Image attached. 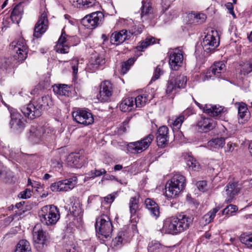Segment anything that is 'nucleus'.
Masks as SVG:
<instances>
[{"mask_svg":"<svg viewBox=\"0 0 252 252\" xmlns=\"http://www.w3.org/2000/svg\"><path fill=\"white\" fill-rule=\"evenodd\" d=\"M193 218L183 213L168 218L163 221L162 232L177 235L187 229L192 225Z\"/></svg>","mask_w":252,"mask_h":252,"instance_id":"1","label":"nucleus"},{"mask_svg":"<svg viewBox=\"0 0 252 252\" xmlns=\"http://www.w3.org/2000/svg\"><path fill=\"white\" fill-rule=\"evenodd\" d=\"M96 233L98 238L103 241L110 239L112 231V224L109 217L106 215H102L96 219L95 224Z\"/></svg>","mask_w":252,"mask_h":252,"instance_id":"2","label":"nucleus"},{"mask_svg":"<svg viewBox=\"0 0 252 252\" xmlns=\"http://www.w3.org/2000/svg\"><path fill=\"white\" fill-rule=\"evenodd\" d=\"M185 186V178L179 173L174 174L165 186V196L168 198L176 197L184 189Z\"/></svg>","mask_w":252,"mask_h":252,"instance_id":"3","label":"nucleus"},{"mask_svg":"<svg viewBox=\"0 0 252 252\" xmlns=\"http://www.w3.org/2000/svg\"><path fill=\"white\" fill-rule=\"evenodd\" d=\"M38 214L40 221L47 225L56 224L60 218L59 209L53 205L43 206Z\"/></svg>","mask_w":252,"mask_h":252,"instance_id":"4","label":"nucleus"},{"mask_svg":"<svg viewBox=\"0 0 252 252\" xmlns=\"http://www.w3.org/2000/svg\"><path fill=\"white\" fill-rule=\"evenodd\" d=\"M187 82V77L184 75H180L175 77L174 73H171L166 89L167 97L173 98L174 95L172 94V93L177 89L184 88L186 86Z\"/></svg>","mask_w":252,"mask_h":252,"instance_id":"5","label":"nucleus"},{"mask_svg":"<svg viewBox=\"0 0 252 252\" xmlns=\"http://www.w3.org/2000/svg\"><path fill=\"white\" fill-rule=\"evenodd\" d=\"M9 47L13 50L14 58L18 62L23 61L27 57L28 49L24 38H20L13 41Z\"/></svg>","mask_w":252,"mask_h":252,"instance_id":"6","label":"nucleus"},{"mask_svg":"<svg viewBox=\"0 0 252 252\" xmlns=\"http://www.w3.org/2000/svg\"><path fill=\"white\" fill-rule=\"evenodd\" d=\"M32 237L35 249L39 252H43L47 246L48 240L47 234L36 225L33 229Z\"/></svg>","mask_w":252,"mask_h":252,"instance_id":"7","label":"nucleus"},{"mask_svg":"<svg viewBox=\"0 0 252 252\" xmlns=\"http://www.w3.org/2000/svg\"><path fill=\"white\" fill-rule=\"evenodd\" d=\"M73 120L83 126H88L93 124L94 119L91 111L86 108H78L72 113Z\"/></svg>","mask_w":252,"mask_h":252,"instance_id":"8","label":"nucleus"},{"mask_svg":"<svg viewBox=\"0 0 252 252\" xmlns=\"http://www.w3.org/2000/svg\"><path fill=\"white\" fill-rule=\"evenodd\" d=\"M219 37L216 31L211 30L204 37L201 45L205 52L213 51L219 45Z\"/></svg>","mask_w":252,"mask_h":252,"instance_id":"9","label":"nucleus"},{"mask_svg":"<svg viewBox=\"0 0 252 252\" xmlns=\"http://www.w3.org/2000/svg\"><path fill=\"white\" fill-rule=\"evenodd\" d=\"M154 137L153 134H150L141 140L129 143L127 144V150L133 153H141L149 147Z\"/></svg>","mask_w":252,"mask_h":252,"instance_id":"10","label":"nucleus"},{"mask_svg":"<svg viewBox=\"0 0 252 252\" xmlns=\"http://www.w3.org/2000/svg\"><path fill=\"white\" fill-rule=\"evenodd\" d=\"M104 18V15L101 12L97 11L86 16L82 19L81 22L88 29H93L102 24Z\"/></svg>","mask_w":252,"mask_h":252,"instance_id":"11","label":"nucleus"},{"mask_svg":"<svg viewBox=\"0 0 252 252\" xmlns=\"http://www.w3.org/2000/svg\"><path fill=\"white\" fill-rule=\"evenodd\" d=\"M99 92L97 95V99L101 102H109L111 99L113 93V85L109 81L102 82L99 86Z\"/></svg>","mask_w":252,"mask_h":252,"instance_id":"12","label":"nucleus"},{"mask_svg":"<svg viewBox=\"0 0 252 252\" xmlns=\"http://www.w3.org/2000/svg\"><path fill=\"white\" fill-rule=\"evenodd\" d=\"M168 55L169 64L170 68L173 70H178L183 64V51L179 48H176L173 51L169 52Z\"/></svg>","mask_w":252,"mask_h":252,"instance_id":"13","label":"nucleus"},{"mask_svg":"<svg viewBox=\"0 0 252 252\" xmlns=\"http://www.w3.org/2000/svg\"><path fill=\"white\" fill-rule=\"evenodd\" d=\"M42 109L36 101H33L24 106L21 109L23 114L29 119H34L41 115Z\"/></svg>","mask_w":252,"mask_h":252,"instance_id":"14","label":"nucleus"},{"mask_svg":"<svg viewBox=\"0 0 252 252\" xmlns=\"http://www.w3.org/2000/svg\"><path fill=\"white\" fill-rule=\"evenodd\" d=\"M77 184L76 178H69L53 183L50 186L52 191H67L73 189Z\"/></svg>","mask_w":252,"mask_h":252,"instance_id":"15","label":"nucleus"},{"mask_svg":"<svg viewBox=\"0 0 252 252\" xmlns=\"http://www.w3.org/2000/svg\"><path fill=\"white\" fill-rule=\"evenodd\" d=\"M48 23L47 15L45 12H44L35 25L33 36L37 38L40 37L47 30Z\"/></svg>","mask_w":252,"mask_h":252,"instance_id":"16","label":"nucleus"},{"mask_svg":"<svg viewBox=\"0 0 252 252\" xmlns=\"http://www.w3.org/2000/svg\"><path fill=\"white\" fill-rule=\"evenodd\" d=\"M46 132L44 128L41 126L38 127L32 126L30 130L29 140L33 144H39L45 138H47Z\"/></svg>","mask_w":252,"mask_h":252,"instance_id":"17","label":"nucleus"},{"mask_svg":"<svg viewBox=\"0 0 252 252\" xmlns=\"http://www.w3.org/2000/svg\"><path fill=\"white\" fill-rule=\"evenodd\" d=\"M24 12L23 6L21 4L16 5L13 8L10 16H5L3 18V23H8L18 24L20 21Z\"/></svg>","mask_w":252,"mask_h":252,"instance_id":"18","label":"nucleus"},{"mask_svg":"<svg viewBox=\"0 0 252 252\" xmlns=\"http://www.w3.org/2000/svg\"><path fill=\"white\" fill-rule=\"evenodd\" d=\"M152 89H148L142 94H139L134 98V102L136 108H141L149 102L154 97Z\"/></svg>","mask_w":252,"mask_h":252,"instance_id":"19","label":"nucleus"},{"mask_svg":"<svg viewBox=\"0 0 252 252\" xmlns=\"http://www.w3.org/2000/svg\"><path fill=\"white\" fill-rule=\"evenodd\" d=\"M195 103L200 109H203L204 113L209 114L211 116L216 117L220 114L223 110V108L220 105H212V104H205L203 106L201 104L197 102L193 98Z\"/></svg>","mask_w":252,"mask_h":252,"instance_id":"20","label":"nucleus"},{"mask_svg":"<svg viewBox=\"0 0 252 252\" xmlns=\"http://www.w3.org/2000/svg\"><path fill=\"white\" fill-rule=\"evenodd\" d=\"M69 37H70L65 33L64 29H63L61 35L55 47V50L57 52L66 54L69 52V47L65 44Z\"/></svg>","mask_w":252,"mask_h":252,"instance_id":"21","label":"nucleus"},{"mask_svg":"<svg viewBox=\"0 0 252 252\" xmlns=\"http://www.w3.org/2000/svg\"><path fill=\"white\" fill-rule=\"evenodd\" d=\"M10 125L11 128L16 130L23 129L25 126V120L18 112L11 113V121Z\"/></svg>","mask_w":252,"mask_h":252,"instance_id":"22","label":"nucleus"},{"mask_svg":"<svg viewBox=\"0 0 252 252\" xmlns=\"http://www.w3.org/2000/svg\"><path fill=\"white\" fill-rule=\"evenodd\" d=\"M168 128L166 126H160L157 133V142L159 147H164L168 143Z\"/></svg>","mask_w":252,"mask_h":252,"instance_id":"23","label":"nucleus"},{"mask_svg":"<svg viewBox=\"0 0 252 252\" xmlns=\"http://www.w3.org/2000/svg\"><path fill=\"white\" fill-rule=\"evenodd\" d=\"M225 70V65L223 62H216L211 66L210 71L205 75V79H211L213 75L219 77L220 74Z\"/></svg>","mask_w":252,"mask_h":252,"instance_id":"24","label":"nucleus"},{"mask_svg":"<svg viewBox=\"0 0 252 252\" xmlns=\"http://www.w3.org/2000/svg\"><path fill=\"white\" fill-rule=\"evenodd\" d=\"M197 126L200 131L207 132L215 127V123L210 118L201 116L198 121Z\"/></svg>","mask_w":252,"mask_h":252,"instance_id":"25","label":"nucleus"},{"mask_svg":"<svg viewBox=\"0 0 252 252\" xmlns=\"http://www.w3.org/2000/svg\"><path fill=\"white\" fill-rule=\"evenodd\" d=\"M130 38V35L126 30H122L118 32L113 33L110 37V41L112 44L119 45L123 43L125 40Z\"/></svg>","mask_w":252,"mask_h":252,"instance_id":"26","label":"nucleus"},{"mask_svg":"<svg viewBox=\"0 0 252 252\" xmlns=\"http://www.w3.org/2000/svg\"><path fill=\"white\" fill-rule=\"evenodd\" d=\"M129 211L132 221L136 222L138 220V212L139 208V199L135 196L130 198L129 203Z\"/></svg>","mask_w":252,"mask_h":252,"instance_id":"27","label":"nucleus"},{"mask_svg":"<svg viewBox=\"0 0 252 252\" xmlns=\"http://www.w3.org/2000/svg\"><path fill=\"white\" fill-rule=\"evenodd\" d=\"M141 17L143 21L151 20L154 18L153 8L150 2L142 1Z\"/></svg>","mask_w":252,"mask_h":252,"instance_id":"28","label":"nucleus"},{"mask_svg":"<svg viewBox=\"0 0 252 252\" xmlns=\"http://www.w3.org/2000/svg\"><path fill=\"white\" fill-rule=\"evenodd\" d=\"M240 191V188L236 183H229L225 187V193L226 195L225 201L230 202L234 196Z\"/></svg>","mask_w":252,"mask_h":252,"instance_id":"29","label":"nucleus"},{"mask_svg":"<svg viewBox=\"0 0 252 252\" xmlns=\"http://www.w3.org/2000/svg\"><path fill=\"white\" fill-rule=\"evenodd\" d=\"M69 2L75 7L85 9L94 6L96 0H69Z\"/></svg>","mask_w":252,"mask_h":252,"instance_id":"30","label":"nucleus"},{"mask_svg":"<svg viewBox=\"0 0 252 252\" xmlns=\"http://www.w3.org/2000/svg\"><path fill=\"white\" fill-rule=\"evenodd\" d=\"M54 92L61 96H69L71 94V87L65 84H57L53 87Z\"/></svg>","mask_w":252,"mask_h":252,"instance_id":"31","label":"nucleus"},{"mask_svg":"<svg viewBox=\"0 0 252 252\" xmlns=\"http://www.w3.org/2000/svg\"><path fill=\"white\" fill-rule=\"evenodd\" d=\"M135 108L133 97H127L123 99L120 105V110L124 112H130Z\"/></svg>","mask_w":252,"mask_h":252,"instance_id":"32","label":"nucleus"},{"mask_svg":"<svg viewBox=\"0 0 252 252\" xmlns=\"http://www.w3.org/2000/svg\"><path fill=\"white\" fill-rule=\"evenodd\" d=\"M145 203L150 214L157 218L159 215V208L157 204L154 200L150 198L146 199L145 201Z\"/></svg>","mask_w":252,"mask_h":252,"instance_id":"33","label":"nucleus"},{"mask_svg":"<svg viewBox=\"0 0 252 252\" xmlns=\"http://www.w3.org/2000/svg\"><path fill=\"white\" fill-rule=\"evenodd\" d=\"M220 209V207H216L204 215L200 220V223L201 224L206 225L211 222L216 216L217 213L218 212Z\"/></svg>","mask_w":252,"mask_h":252,"instance_id":"34","label":"nucleus"},{"mask_svg":"<svg viewBox=\"0 0 252 252\" xmlns=\"http://www.w3.org/2000/svg\"><path fill=\"white\" fill-rule=\"evenodd\" d=\"M190 19V23L194 24H200L204 23L206 19L207 15L202 12H193L189 15Z\"/></svg>","mask_w":252,"mask_h":252,"instance_id":"35","label":"nucleus"},{"mask_svg":"<svg viewBox=\"0 0 252 252\" xmlns=\"http://www.w3.org/2000/svg\"><path fill=\"white\" fill-rule=\"evenodd\" d=\"M225 144V139L222 137L216 138L211 139L207 143V147L211 150L223 147Z\"/></svg>","mask_w":252,"mask_h":252,"instance_id":"36","label":"nucleus"},{"mask_svg":"<svg viewBox=\"0 0 252 252\" xmlns=\"http://www.w3.org/2000/svg\"><path fill=\"white\" fill-rule=\"evenodd\" d=\"M14 252H31L29 242L26 240H20L17 244Z\"/></svg>","mask_w":252,"mask_h":252,"instance_id":"37","label":"nucleus"},{"mask_svg":"<svg viewBox=\"0 0 252 252\" xmlns=\"http://www.w3.org/2000/svg\"><path fill=\"white\" fill-rule=\"evenodd\" d=\"M90 63L93 67L96 68L103 65L105 60L102 55L96 54L91 57Z\"/></svg>","mask_w":252,"mask_h":252,"instance_id":"38","label":"nucleus"},{"mask_svg":"<svg viewBox=\"0 0 252 252\" xmlns=\"http://www.w3.org/2000/svg\"><path fill=\"white\" fill-rule=\"evenodd\" d=\"M156 43V39L152 36L147 37L145 40L142 41L136 47L138 51H143L149 45H153Z\"/></svg>","mask_w":252,"mask_h":252,"instance_id":"39","label":"nucleus"},{"mask_svg":"<svg viewBox=\"0 0 252 252\" xmlns=\"http://www.w3.org/2000/svg\"><path fill=\"white\" fill-rule=\"evenodd\" d=\"M68 162L70 166L75 168H80L82 165V161L79 155H71L68 158Z\"/></svg>","mask_w":252,"mask_h":252,"instance_id":"40","label":"nucleus"},{"mask_svg":"<svg viewBox=\"0 0 252 252\" xmlns=\"http://www.w3.org/2000/svg\"><path fill=\"white\" fill-rule=\"evenodd\" d=\"M187 164L190 170L198 171L200 168L198 162L192 156H188L186 158Z\"/></svg>","mask_w":252,"mask_h":252,"instance_id":"41","label":"nucleus"},{"mask_svg":"<svg viewBox=\"0 0 252 252\" xmlns=\"http://www.w3.org/2000/svg\"><path fill=\"white\" fill-rule=\"evenodd\" d=\"M240 74L244 76L248 75L252 72V59L240 65Z\"/></svg>","mask_w":252,"mask_h":252,"instance_id":"42","label":"nucleus"},{"mask_svg":"<svg viewBox=\"0 0 252 252\" xmlns=\"http://www.w3.org/2000/svg\"><path fill=\"white\" fill-rule=\"evenodd\" d=\"M125 233L120 232L118 233L117 236L112 240L111 245L114 248H120L123 242L125 241Z\"/></svg>","mask_w":252,"mask_h":252,"instance_id":"43","label":"nucleus"},{"mask_svg":"<svg viewBox=\"0 0 252 252\" xmlns=\"http://www.w3.org/2000/svg\"><path fill=\"white\" fill-rule=\"evenodd\" d=\"M240 242L248 248H252V234L250 235L242 234L240 237Z\"/></svg>","mask_w":252,"mask_h":252,"instance_id":"44","label":"nucleus"},{"mask_svg":"<svg viewBox=\"0 0 252 252\" xmlns=\"http://www.w3.org/2000/svg\"><path fill=\"white\" fill-rule=\"evenodd\" d=\"M184 120L185 117L183 115H180L174 120H172L170 123L173 129L176 130L179 129Z\"/></svg>","mask_w":252,"mask_h":252,"instance_id":"45","label":"nucleus"},{"mask_svg":"<svg viewBox=\"0 0 252 252\" xmlns=\"http://www.w3.org/2000/svg\"><path fill=\"white\" fill-rule=\"evenodd\" d=\"M167 248H168L166 247L161 246L160 244L157 241H152L151 242L149 243L148 246V250L149 252H153L159 249H161L164 251L165 249ZM168 248H170V247H169Z\"/></svg>","mask_w":252,"mask_h":252,"instance_id":"46","label":"nucleus"},{"mask_svg":"<svg viewBox=\"0 0 252 252\" xmlns=\"http://www.w3.org/2000/svg\"><path fill=\"white\" fill-rule=\"evenodd\" d=\"M36 101L38 105L41 106L42 110L51 104V99L48 96H44L39 98Z\"/></svg>","mask_w":252,"mask_h":252,"instance_id":"47","label":"nucleus"},{"mask_svg":"<svg viewBox=\"0 0 252 252\" xmlns=\"http://www.w3.org/2000/svg\"><path fill=\"white\" fill-rule=\"evenodd\" d=\"M238 111L239 117L241 119H243L248 113L247 105L243 102L239 103L238 104Z\"/></svg>","mask_w":252,"mask_h":252,"instance_id":"48","label":"nucleus"},{"mask_svg":"<svg viewBox=\"0 0 252 252\" xmlns=\"http://www.w3.org/2000/svg\"><path fill=\"white\" fill-rule=\"evenodd\" d=\"M106 173V171L103 169H94L91 170L89 172L87 175H88V177L90 178H94L98 176H100L102 175H104Z\"/></svg>","mask_w":252,"mask_h":252,"instance_id":"49","label":"nucleus"},{"mask_svg":"<svg viewBox=\"0 0 252 252\" xmlns=\"http://www.w3.org/2000/svg\"><path fill=\"white\" fill-rule=\"evenodd\" d=\"M238 210V207L237 206L230 204L225 207L222 211L221 215H229L234 212H235Z\"/></svg>","mask_w":252,"mask_h":252,"instance_id":"50","label":"nucleus"},{"mask_svg":"<svg viewBox=\"0 0 252 252\" xmlns=\"http://www.w3.org/2000/svg\"><path fill=\"white\" fill-rule=\"evenodd\" d=\"M116 193L115 192L112 193L108 195L103 198H101L102 204H111L116 198Z\"/></svg>","mask_w":252,"mask_h":252,"instance_id":"51","label":"nucleus"},{"mask_svg":"<svg viewBox=\"0 0 252 252\" xmlns=\"http://www.w3.org/2000/svg\"><path fill=\"white\" fill-rule=\"evenodd\" d=\"M71 68L72 70V73L74 77H76V76L78 72V60L77 59H75L72 60L70 63Z\"/></svg>","mask_w":252,"mask_h":252,"instance_id":"52","label":"nucleus"},{"mask_svg":"<svg viewBox=\"0 0 252 252\" xmlns=\"http://www.w3.org/2000/svg\"><path fill=\"white\" fill-rule=\"evenodd\" d=\"M32 192L30 189H26L19 194L18 197L23 199L29 198L32 196Z\"/></svg>","mask_w":252,"mask_h":252,"instance_id":"53","label":"nucleus"},{"mask_svg":"<svg viewBox=\"0 0 252 252\" xmlns=\"http://www.w3.org/2000/svg\"><path fill=\"white\" fill-rule=\"evenodd\" d=\"M10 176V172L7 171L5 168H3L0 170V177L2 180H6Z\"/></svg>","mask_w":252,"mask_h":252,"instance_id":"54","label":"nucleus"},{"mask_svg":"<svg viewBox=\"0 0 252 252\" xmlns=\"http://www.w3.org/2000/svg\"><path fill=\"white\" fill-rule=\"evenodd\" d=\"M206 186L207 183L205 181H200L196 183V186L198 189L200 191L204 190Z\"/></svg>","mask_w":252,"mask_h":252,"instance_id":"55","label":"nucleus"},{"mask_svg":"<svg viewBox=\"0 0 252 252\" xmlns=\"http://www.w3.org/2000/svg\"><path fill=\"white\" fill-rule=\"evenodd\" d=\"M161 73H162V69H161V66L159 65H158L156 67V68L155 70L154 76V80L159 78V77L160 75L161 74Z\"/></svg>","mask_w":252,"mask_h":252,"instance_id":"56","label":"nucleus"},{"mask_svg":"<svg viewBox=\"0 0 252 252\" xmlns=\"http://www.w3.org/2000/svg\"><path fill=\"white\" fill-rule=\"evenodd\" d=\"M142 32V28L141 27H138L137 28H135L134 29H132L131 31H129V34L132 35H137L141 33Z\"/></svg>","mask_w":252,"mask_h":252,"instance_id":"57","label":"nucleus"},{"mask_svg":"<svg viewBox=\"0 0 252 252\" xmlns=\"http://www.w3.org/2000/svg\"><path fill=\"white\" fill-rule=\"evenodd\" d=\"M225 7L229 10V13L235 17V15L233 11V6L232 3L231 2H227L225 4Z\"/></svg>","mask_w":252,"mask_h":252,"instance_id":"58","label":"nucleus"},{"mask_svg":"<svg viewBox=\"0 0 252 252\" xmlns=\"http://www.w3.org/2000/svg\"><path fill=\"white\" fill-rule=\"evenodd\" d=\"M130 66H129V65H127L125 63H124L122 65V69H121V72L124 75L126 74L127 71L129 69Z\"/></svg>","mask_w":252,"mask_h":252,"instance_id":"59","label":"nucleus"},{"mask_svg":"<svg viewBox=\"0 0 252 252\" xmlns=\"http://www.w3.org/2000/svg\"><path fill=\"white\" fill-rule=\"evenodd\" d=\"M66 252H79L78 248L74 244L70 246L66 250Z\"/></svg>","mask_w":252,"mask_h":252,"instance_id":"60","label":"nucleus"},{"mask_svg":"<svg viewBox=\"0 0 252 252\" xmlns=\"http://www.w3.org/2000/svg\"><path fill=\"white\" fill-rule=\"evenodd\" d=\"M235 144H233L232 142H228L227 144L226 149L225 152H232L234 149Z\"/></svg>","mask_w":252,"mask_h":252,"instance_id":"61","label":"nucleus"},{"mask_svg":"<svg viewBox=\"0 0 252 252\" xmlns=\"http://www.w3.org/2000/svg\"><path fill=\"white\" fill-rule=\"evenodd\" d=\"M26 211V210L24 208H22L20 209H18L17 211H15V214L14 216L15 217H18V216H21L22 215H23Z\"/></svg>","mask_w":252,"mask_h":252,"instance_id":"62","label":"nucleus"},{"mask_svg":"<svg viewBox=\"0 0 252 252\" xmlns=\"http://www.w3.org/2000/svg\"><path fill=\"white\" fill-rule=\"evenodd\" d=\"M135 60L133 58H130L125 62L127 65H129V66H131L134 63Z\"/></svg>","mask_w":252,"mask_h":252,"instance_id":"63","label":"nucleus"},{"mask_svg":"<svg viewBox=\"0 0 252 252\" xmlns=\"http://www.w3.org/2000/svg\"><path fill=\"white\" fill-rule=\"evenodd\" d=\"M25 204V201L20 202L18 203H17L15 206V208H17V209L24 208L23 205Z\"/></svg>","mask_w":252,"mask_h":252,"instance_id":"64","label":"nucleus"}]
</instances>
